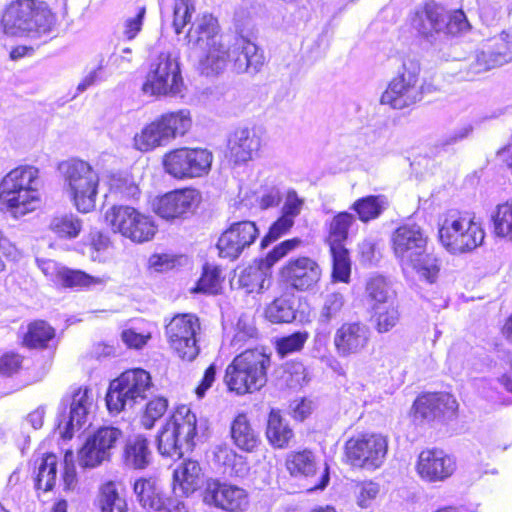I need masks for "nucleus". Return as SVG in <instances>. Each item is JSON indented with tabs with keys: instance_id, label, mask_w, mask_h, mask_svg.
<instances>
[{
	"instance_id": "obj_64",
	"label": "nucleus",
	"mask_w": 512,
	"mask_h": 512,
	"mask_svg": "<svg viewBox=\"0 0 512 512\" xmlns=\"http://www.w3.org/2000/svg\"><path fill=\"white\" fill-rule=\"evenodd\" d=\"M62 481L66 489H71L76 484V469L72 451H66L64 455V471L62 474Z\"/></svg>"
},
{
	"instance_id": "obj_34",
	"label": "nucleus",
	"mask_w": 512,
	"mask_h": 512,
	"mask_svg": "<svg viewBox=\"0 0 512 512\" xmlns=\"http://www.w3.org/2000/svg\"><path fill=\"white\" fill-rule=\"evenodd\" d=\"M168 130H164L161 123L156 120L147 125L134 137V147L142 152L150 151L157 146L164 145L170 139Z\"/></svg>"
},
{
	"instance_id": "obj_6",
	"label": "nucleus",
	"mask_w": 512,
	"mask_h": 512,
	"mask_svg": "<svg viewBox=\"0 0 512 512\" xmlns=\"http://www.w3.org/2000/svg\"><path fill=\"white\" fill-rule=\"evenodd\" d=\"M420 73V62L416 58H405L397 75L382 93L381 104L401 110L420 102L425 93V80Z\"/></svg>"
},
{
	"instance_id": "obj_52",
	"label": "nucleus",
	"mask_w": 512,
	"mask_h": 512,
	"mask_svg": "<svg viewBox=\"0 0 512 512\" xmlns=\"http://www.w3.org/2000/svg\"><path fill=\"white\" fill-rule=\"evenodd\" d=\"M60 281L67 287H90L103 283V279L96 278L80 270H72L64 267L60 271Z\"/></svg>"
},
{
	"instance_id": "obj_26",
	"label": "nucleus",
	"mask_w": 512,
	"mask_h": 512,
	"mask_svg": "<svg viewBox=\"0 0 512 512\" xmlns=\"http://www.w3.org/2000/svg\"><path fill=\"white\" fill-rule=\"evenodd\" d=\"M480 70H489L512 61V27L487 41L484 49L477 54Z\"/></svg>"
},
{
	"instance_id": "obj_36",
	"label": "nucleus",
	"mask_w": 512,
	"mask_h": 512,
	"mask_svg": "<svg viewBox=\"0 0 512 512\" xmlns=\"http://www.w3.org/2000/svg\"><path fill=\"white\" fill-rule=\"evenodd\" d=\"M194 12V0H172L169 7H162V16L172 17V27L177 35L190 23Z\"/></svg>"
},
{
	"instance_id": "obj_38",
	"label": "nucleus",
	"mask_w": 512,
	"mask_h": 512,
	"mask_svg": "<svg viewBox=\"0 0 512 512\" xmlns=\"http://www.w3.org/2000/svg\"><path fill=\"white\" fill-rule=\"evenodd\" d=\"M265 317L272 323L292 322L296 318L295 300L290 296L276 298L266 307Z\"/></svg>"
},
{
	"instance_id": "obj_18",
	"label": "nucleus",
	"mask_w": 512,
	"mask_h": 512,
	"mask_svg": "<svg viewBox=\"0 0 512 512\" xmlns=\"http://www.w3.org/2000/svg\"><path fill=\"white\" fill-rule=\"evenodd\" d=\"M258 237L259 229L255 222L249 220L233 222L218 238L219 256L234 261L246 255Z\"/></svg>"
},
{
	"instance_id": "obj_39",
	"label": "nucleus",
	"mask_w": 512,
	"mask_h": 512,
	"mask_svg": "<svg viewBox=\"0 0 512 512\" xmlns=\"http://www.w3.org/2000/svg\"><path fill=\"white\" fill-rule=\"evenodd\" d=\"M57 463V457L54 454H46L39 460L35 477L37 489L43 491L53 489L57 480Z\"/></svg>"
},
{
	"instance_id": "obj_23",
	"label": "nucleus",
	"mask_w": 512,
	"mask_h": 512,
	"mask_svg": "<svg viewBox=\"0 0 512 512\" xmlns=\"http://www.w3.org/2000/svg\"><path fill=\"white\" fill-rule=\"evenodd\" d=\"M229 61L233 70L238 73L254 75L264 65V55L258 46L245 37L235 39L233 45L228 49Z\"/></svg>"
},
{
	"instance_id": "obj_48",
	"label": "nucleus",
	"mask_w": 512,
	"mask_h": 512,
	"mask_svg": "<svg viewBox=\"0 0 512 512\" xmlns=\"http://www.w3.org/2000/svg\"><path fill=\"white\" fill-rule=\"evenodd\" d=\"M134 492L144 508L159 510L162 507L154 481L150 479L137 480L134 484Z\"/></svg>"
},
{
	"instance_id": "obj_12",
	"label": "nucleus",
	"mask_w": 512,
	"mask_h": 512,
	"mask_svg": "<svg viewBox=\"0 0 512 512\" xmlns=\"http://www.w3.org/2000/svg\"><path fill=\"white\" fill-rule=\"evenodd\" d=\"M105 222L114 232L137 243L150 241L157 230L151 217L130 206L111 207L105 213Z\"/></svg>"
},
{
	"instance_id": "obj_2",
	"label": "nucleus",
	"mask_w": 512,
	"mask_h": 512,
	"mask_svg": "<svg viewBox=\"0 0 512 512\" xmlns=\"http://www.w3.org/2000/svg\"><path fill=\"white\" fill-rule=\"evenodd\" d=\"M39 171L34 166H19L0 182V210L18 218L36 208Z\"/></svg>"
},
{
	"instance_id": "obj_51",
	"label": "nucleus",
	"mask_w": 512,
	"mask_h": 512,
	"mask_svg": "<svg viewBox=\"0 0 512 512\" xmlns=\"http://www.w3.org/2000/svg\"><path fill=\"white\" fill-rule=\"evenodd\" d=\"M238 283L248 293L260 292L264 288L265 272L258 266L246 267L239 274Z\"/></svg>"
},
{
	"instance_id": "obj_16",
	"label": "nucleus",
	"mask_w": 512,
	"mask_h": 512,
	"mask_svg": "<svg viewBox=\"0 0 512 512\" xmlns=\"http://www.w3.org/2000/svg\"><path fill=\"white\" fill-rule=\"evenodd\" d=\"M122 431L113 426L98 428L89 435L78 452V463L83 468H95L109 461L113 450L122 439Z\"/></svg>"
},
{
	"instance_id": "obj_11",
	"label": "nucleus",
	"mask_w": 512,
	"mask_h": 512,
	"mask_svg": "<svg viewBox=\"0 0 512 512\" xmlns=\"http://www.w3.org/2000/svg\"><path fill=\"white\" fill-rule=\"evenodd\" d=\"M183 85L178 58L170 53H160L150 64L142 90L152 96L177 95Z\"/></svg>"
},
{
	"instance_id": "obj_1",
	"label": "nucleus",
	"mask_w": 512,
	"mask_h": 512,
	"mask_svg": "<svg viewBox=\"0 0 512 512\" xmlns=\"http://www.w3.org/2000/svg\"><path fill=\"white\" fill-rule=\"evenodd\" d=\"M429 237L416 223L399 226L391 237L392 249L405 274L415 273L420 279L434 283L441 267L440 259L428 252Z\"/></svg>"
},
{
	"instance_id": "obj_3",
	"label": "nucleus",
	"mask_w": 512,
	"mask_h": 512,
	"mask_svg": "<svg viewBox=\"0 0 512 512\" xmlns=\"http://www.w3.org/2000/svg\"><path fill=\"white\" fill-rule=\"evenodd\" d=\"M409 21L411 27L429 41L440 34L456 36L471 29L463 10L449 12L435 1L416 6L409 14Z\"/></svg>"
},
{
	"instance_id": "obj_32",
	"label": "nucleus",
	"mask_w": 512,
	"mask_h": 512,
	"mask_svg": "<svg viewBox=\"0 0 512 512\" xmlns=\"http://www.w3.org/2000/svg\"><path fill=\"white\" fill-rule=\"evenodd\" d=\"M124 463L133 469H144L152 458L148 440L142 435H136L126 441L124 447Z\"/></svg>"
},
{
	"instance_id": "obj_27",
	"label": "nucleus",
	"mask_w": 512,
	"mask_h": 512,
	"mask_svg": "<svg viewBox=\"0 0 512 512\" xmlns=\"http://www.w3.org/2000/svg\"><path fill=\"white\" fill-rule=\"evenodd\" d=\"M204 484V473L195 460L183 461L173 472V493L188 497Z\"/></svg>"
},
{
	"instance_id": "obj_58",
	"label": "nucleus",
	"mask_w": 512,
	"mask_h": 512,
	"mask_svg": "<svg viewBox=\"0 0 512 512\" xmlns=\"http://www.w3.org/2000/svg\"><path fill=\"white\" fill-rule=\"evenodd\" d=\"M146 9L141 6L138 7L133 16L127 17L123 24V36L127 40H133L142 30L143 21L145 18Z\"/></svg>"
},
{
	"instance_id": "obj_28",
	"label": "nucleus",
	"mask_w": 512,
	"mask_h": 512,
	"mask_svg": "<svg viewBox=\"0 0 512 512\" xmlns=\"http://www.w3.org/2000/svg\"><path fill=\"white\" fill-rule=\"evenodd\" d=\"M415 413L423 419L434 420L446 413H454L458 407L457 401L449 393H427L419 396L413 405Z\"/></svg>"
},
{
	"instance_id": "obj_61",
	"label": "nucleus",
	"mask_w": 512,
	"mask_h": 512,
	"mask_svg": "<svg viewBox=\"0 0 512 512\" xmlns=\"http://www.w3.org/2000/svg\"><path fill=\"white\" fill-rule=\"evenodd\" d=\"M501 10L502 6L497 0H483L480 3V17L488 25L500 17Z\"/></svg>"
},
{
	"instance_id": "obj_56",
	"label": "nucleus",
	"mask_w": 512,
	"mask_h": 512,
	"mask_svg": "<svg viewBox=\"0 0 512 512\" xmlns=\"http://www.w3.org/2000/svg\"><path fill=\"white\" fill-rule=\"evenodd\" d=\"M106 61L103 55L99 56L97 66L93 68L77 86V91L79 93L84 92L89 87L94 86L100 82H103L107 79L105 74Z\"/></svg>"
},
{
	"instance_id": "obj_4",
	"label": "nucleus",
	"mask_w": 512,
	"mask_h": 512,
	"mask_svg": "<svg viewBox=\"0 0 512 512\" xmlns=\"http://www.w3.org/2000/svg\"><path fill=\"white\" fill-rule=\"evenodd\" d=\"M1 23L7 35L39 38L51 31L55 17L43 2L18 0L6 8Z\"/></svg>"
},
{
	"instance_id": "obj_46",
	"label": "nucleus",
	"mask_w": 512,
	"mask_h": 512,
	"mask_svg": "<svg viewBox=\"0 0 512 512\" xmlns=\"http://www.w3.org/2000/svg\"><path fill=\"white\" fill-rule=\"evenodd\" d=\"M492 220L495 235L512 241V201L498 205Z\"/></svg>"
},
{
	"instance_id": "obj_63",
	"label": "nucleus",
	"mask_w": 512,
	"mask_h": 512,
	"mask_svg": "<svg viewBox=\"0 0 512 512\" xmlns=\"http://www.w3.org/2000/svg\"><path fill=\"white\" fill-rule=\"evenodd\" d=\"M236 334L234 337L235 342L244 341L247 338H255L257 336V329L253 321L246 316H241L236 325Z\"/></svg>"
},
{
	"instance_id": "obj_5",
	"label": "nucleus",
	"mask_w": 512,
	"mask_h": 512,
	"mask_svg": "<svg viewBox=\"0 0 512 512\" xmlns=\"http://www.w3.org/2000/svg\"><path fill=\"white\" fill-rule=\"evenodd\" d=\"M270 357L261 349H247L227 366L224 381L238 395L260 390L267 382Z\"/></svg>"
},
{
	"instance_id": "obj_29",
	"label": "nucleus",
	"mask_w": 512,
	"mask_h": 512,
	"mask_svg": "<svg viewBox=\"0 0 512 512\" xmlns=\"http://www.w3.org/2000/svg\"><path fill=\"white\" fill-rule=\"evenodd\" d=\"M218 29L217 19L211 14L205 13L195 19L185 38L194 49L204 47L206 44L219 40Z\"/></svg>"
},
{
	"instance_id": "obj_40",
	"label": "nucleus",
	"mask_w": 512,
	"mask_h": 512,
	"mask_svg": "<svg viewBox=\"0 0 512 512\" xmlns=\"http://www.w3.org/2000/svg\"><path fill=\"white\" fill-rule=\"evenodd\" d=\"M366 293L371 306H384L395 302L394 292L382 276L371 277L366 284Z\"/></svg>"
},
{
	"instance_id": "obj_49",
	"label": "nucleus",
	"mask_w": 512,
	"mask_h": 512,
	"mask_svg": "<svg viewBox=\"0 0 512 512\" xmlns=\"http://www.w3.org/2000/svg\"><path fill=\"white\" fill-rule=\"evenodd\" d=\"M100 507L102 512H128L125 498L120 496L112 482L104 484L101 488Z\"/></svg>"
},
{
	"instance_id": "obj_59",
	"label": "nucleus",
	"mask_w": 512,
	"mask_h": 512,
	"mask_svg": "<svg viewBox=\"0 0 512 512\" xmlns=\"http://www.w3.org/2000/svg\"><path fill=\"white\" fill-rule=\"evenodd\" d=\"M301 243V240L298 238H293L289 240H285L274 249L268 253L266 256L265 262L267 266H272L275 264L278 260H280L282 257H284L289 251L295 249L299 244Z\"/></svg>"
},
{
	"instance_id": "obj_44",
	"label": "nucleus",
	"mask_w": 512,
	"mask_h": 512,
	"mask_svg": "<svg viewBox=\"0 0 512 512\" xmlns=\"http://www.w3.org/2000/svg\"><path fill=\"white\" fill-rule=\"evenodd\" d=\"M354 222V215L348 212H340L334 216L329 223V246H344L343 242L347 239L348 230Z\"/></svg>"
},
{
	"instance_id": "obj_37",
	"label": "nucleus",
	"mask_w": 512,
	"mask_h": 512,
	"mask_svg": "<svg viewBox=\"0 0 512 512\" xmlns=\"http://www.w3.org/2000/svg\"><path fill=\"white\" fill-rule=\"evenodd\" d=\"M399 319L400 313L395 302L384 306H371V322L380 334L391 331L398 324Z\"/></svg>"
},
{
	"instance_id": "obj_30",
	"label": "nucleus",
	"mask_w": 512,
	"mask_h": 512,
	"mask_svg": "<svg viewBox=\"0 0 512 512\" xmlns=\"http://www.w3.org/2000/svg\"><path fill=\"white\" fill-rule=\"evenodd\" d=\"M233 443L245 452H253L260 444L259 433L252 427L245 414H239L231 423Z\"/></svg>"
},
{
	"instance_id": "obj_55",
	"label": "nucleus",
	"mask_w": 512,
	"mask_h": 512,
	"mask_svg": "<svg viewBox=\"0 0 512 512\" xmlns=\"http://www.w3.org/2000/svg\"><path fill=\"white\" fill-rule=\"evenodd\" d=\"M220 287V270L217 267L211 268L209 266H205L203 274L197 282V286L194 291L207 294H217Z\"/></svg>"
},
{
	"instance_id": "obj_14",
	"label": "nucleus",
	"mask_w": 512,
	"mask_h": 512,
	"mask_svg": "<svg viewBox=\"0 0 512 512\" xmlns=\"http://www.w3.org/2000/svg\"><path fill=\"white\" fill-rule=\"evenodd\" d=\"M199 319L193 314L175 316L166 326V335L174 352L182 360L191 362L199 354L197 333Z\"/></svg>"
},
{
	"instance_id": "obj_24",
	"label": "nucleus",
	"mask_w": 512,
	"mask_h": 512,
	"mask_svg": "<svg viewBox=\"0 0 512 512\" xmlns=\"http://www.w3.org/2000/svg\"><path fill=\"white\" fill-rule=\"evenodd\" d=\"M368 327L361 322L343 323L335 332L333 343L340 357L356 355L363 351L369 342Z\"/></svg>"
},
{
	"instance_id": "obj_8",
	"label": "nucleus",
	"mask_w": 512,
	"mask_h": 512,
	"mask_svg": "<svg viewBox=\"0 0 512 512\" xmlns=\"http://www.w3.org/2000/svg\"><path fill=\"white\" fill-rule=\"evenodd\" d=\"M196 429V415L185 405L178 407L157 436L158 452L164 457H182L194 447Z\"/></svg>"
},
{
	"instance_id": "obj_19",
	"label": "nucleus",
	"mask_w": 512,
	"mask_h": 512,
	"mask_svg": "<svg viewBox=\"0 0 512 512\" xmlns=\"http://www.w3.org/2000/svg\"><path fill=\"white\" fill-rule=\"evenodd\" d=\"M261 146L262 138L255 127H237L228 135V156L235 165H243L253 160Z\"/></svg>"
},
{
	"instance_id": "obj_45",
	"label": "nucleus",
	"mask_w": 512,
	"mask_h": 512,
	"mask_svg": "<svg viewBox=\"0 0 512 512\" xmlns=\"http://www.w3.org/2000/svg\"><path fill=\"white\" fill-rule=\"evenodd\" d=\"M286 465L289 472L295 476L309 477L316 471L315 457L308 450L291 453L287 458Z\"/></svg>"
},
{
	"instance_id": "obj_62",
	"label": "nucleus",
	"mask_w": 512,
	"mask_h": 512,
	"mask_svg": "<svg viewBox=\"0 0 512 512\" xmlns=\"http://www.w3.org/2000/svg\"><path fill=\"white\" fill-rule=\"evenodd\" d=\"M113 189L123 198L134 199L140 194L138 186L128 177L115 180Z\"/></svg>"
},
{
	"instance_id": "obj_21",
	"label": "nucleus",
	"mask_w": 512,
	"mask_h": 512,
	"mask_svg": "<svg viewBox=\"0 0 512 512\" xmlns=\"http://www.w3.org/2000/svg\"><path fill=\"white\" fill-rule=\"evenodd\" d=\"M203 500L206 504L231 512L242 510L247 505V495L243 489L214 479L207 480Z\"/></svg>"
},
{
	"instance_id": "obj_9",
	"label": "nucleus",
	"mask_w": 512,
	"mask_h": 512,
	"mask_svg": "<svg viewBox=\"0 0 512 512\" xmlns=\"http://www.w3.org/2000/svg\"><path fill=\"white\" fill-rule=\"evenodd\" d=\"M153 387L150 374L141 369H131L123 372L117 379L111 381L106 394V405L110 413L118 414L126 408L147 398Z\"/></svg>"
},
{
	"instance_id": "obj_41",
	"label": "nucleus",
	"mask_w": 512,
	"mask_h": 512,
	"mask_svg": "<svg viewBox=\"0 0 512 512\" xmlns=\"http://www.w3.org/2000/svg\"><path fill=\"white\" fill-rule=\"evenodd\" d=\"M345 302V297L340 292H329L323 295L318 312V322L321 325H328L336 320L340 316Z\"/></svg>"
},
{
	"instance_id": "obj_47",
	"label": "nucleus",
	"mask_w": 512,
	"mask_h": 512,
	"mask_svg": "<svg viewBox=\"0 0 512 512\" xmlns=\"http://www.w3.org/2000/svg\"><path fill=\"white\" fill-rule=\"evenodd\" d=\"M54 336L55 331L50 325L45 321H36L30 324L24 343L30 348H44Z\"/></svg>"
},
{
	"instance_id": "obj_20",
	"label": "nucleus",
	"mask_w": 512,
	"mask_h": 512,
	"mask_svg": "<svg viewBox=\"0 0 512 512\" xmlns=\"http://www.w3.org/2000/svg\"><path fill=\"white\" fill-rule=\"evenodd\" d=\"M199 201L200 194L195 189L175 190L157 198L153 209L161 218L171 220L192 213Z\"/></svg>"
},
{
	"instance_id": "obj_33",
	"label": "nucleus",
	"mask_w": 512,
	"mask_h": 512,
	"mask_svg": "<svg viewBox=\"0 0 512 512\" xmlns=\"http://www.w3.org/2000/svg\"><path fill=\"white\" fill-rule=\"evenodd\" d=\"M266 436L270 444L275 448H285L294 437L293 430L288 422L277 410H271L266 428Z\"/></svg>"
},
{
	"instance_id": "obj_25",
	"label": "nucleus",
	"mask_w": 512,
	"mask_h": 512,
	"mask_svg": "<svg viewBox=\"0 0 512 512\" xmlns=\"http://www.w3.org/2000/svg\"><path fill=\"white\" fill-rule=\"evenodd\" d=\"M283 280L297 290H308L321 277L319 265L308 257L290 260L281 270Z\"/></svg>"
},
{
	"instance_id": "obj_31",
	"label": "nucleus",
	"mask_w": 512,
	"mask_h": 512,
	"mask_svg": "<svg viewBox=\"0 0 512 512\" xmlns=\"http://www.w3.org/2000/svg\"><path fill=\"white\" fill-rule=\"evenodd\" d=\"M201 51L199 65L203 74L210 75L221 72L229 61L228 50L219 40L213 41L204 47L198 48Z\"/></svg>"
},
{
	"instance_id": "obj_15",
	"label": "nucleus",
	"mask_w": 512,
	"mask_h": 512,
	"mask_svg": "<svg viewBox=\"0 0 512 512\" xmlns=\"http://www.w3.org/2000/svg\"><path fill=\"white\" fill-rule=\"evenodd\" d=\"M387 447V440L381 435H360L346 442L345 455L352 466L374 470L383 464Z\"/></svg>"
},
{
	"instance_id": "obj_53",
	"label": "nucleus",
	"mask_w": 512,
	"mask_h": 512,
	"mask_svg": "<svg viewBox=\"0 0 512 512\" xmlns=\"http://www.w3.org/2000/svg\"><path fill=\"white\" fill-rule=\"evenodd\" d=\"M309 338L307 331H297L291 335L281 337L276 341L277 352L281 356L299 352L303 349Z\"/></svg>"
},
{
	"instance_id": "obj_35",
	"label": "nucleus",
	"mask_w": 512,
	"mask_h": 512,
	"mask_svg": "<svg viewBox=\"0 0 512 512\" xmlns=\"http://www.w3.org/2000/svg\"><path fill=\"white\" fill-rule=\"evenodd\" d=\"M389 206L385 195H369L356 200L352 209L357 213L362 222H368L378 218Z\"/></svg>"
},
{
	"instance_id": "obj_17",
	"label": "nucleus",
	"mask_w": 512,
	"mask_h": 512,
	"mask_svg": "<svg viewBox=\"0 0 512 512\" xmlns=\"http://www.w3.org/2000/svg\"><path fill=\"white\" fill-rule=\"evenodd\" d=\"M61 406L64 412L59 416L58 429L61 437L68 440L88 422L94 406L92 390L87 387L77 388L71 397L62 400Z\"/></svg>"
},
{
	"instance_id": "obj_42",
	"label": "nucleus",
	"mask_w": 512,
	"mask_h": 512,
	"mask_svg": "<svg viewBox=\"0 0 512 512\" xmlns=\"http://www.w3.org/2000/svg\"><path fill=\"white\" fill-rule=\"evenodd\" d=\"M50 230L60 238H76L81 229V220L72 213H65L54 216L49 224Z\"/></svg>"
},
{
	"instance_id": "obj_54",
	"label": "nucleus",
	"mask_w": 512,
	"mask_h": 512,
	"mask_svg": "<svg viewBox=\"0 0 512 512\" xmlns=\"http://www.w3.org/2000/svg\"><path fill=\"white\" fill-rule=\"evenodd\" d=\"M168 408V401L164 397H155L146 404L145 412L142 416V425L146 429H151L155 422L160 419Z\"/></svg>"
},
{
	"instance_id": "obj_57",
	"label": "nucleus",
	"mask_w": 512,
	"mask_h": 512,
	"mask_svg": "<svg viewBox=\"0 0 512 512\" xmlns=\"http://www.w3.org/2000/svg\"><path fill=\"white\" fill-rule=\"evenodd\" d=\"M294 225V220L285 216L279 217L269 228L268 233L261 240V247L265 248L273 241L285 235Z\"/></svg>"
},
{
	"instance_id": "obj_43",
	"label": "nucleus",
	"mask_w": 512,
	"mask_h": 512,
	"mask_svg": "<svg viewBox=\"0 0 512 512\" xmlns=\"http://www.w3.org/2000/svg\"><path fill=\"white\" fill-rule=\"evenodd\" d=\"M164 130H168L169 139L184 135L191 127V117L188 110H179L164 114L158 119Z\"/></svg>"
},
{
	"instance_id": "obj_10",
	"label": "nucleus",
	"mask_w": 512,
	"mask_h": 512,
	"mask_svg": "<svg viewBox=\"0 0 512 512\" xmlns=\"http://www.w3.org/2000/svg\"><path fill=\"white\" fill-rule=\"evenodd\" d=\"M67 191L79 212L94 209L98 193L99 176L85 161L71 160L60 165Z\"/></svg>"
},
{
	"instance_id": "obj_60",
	"label": "nucleus",
	"mask_w": 512,
	"mask_h": 512,
	"mask_svg": "<svg viewBox=\"0 0 512 512\" xmlns=\"http://www.w3.org/2000/svg\"><path fill=\"white\" fill-rule=\"evenodd\" d=\"M303 207V200L300 199L295 191H290L287 194L286 201L282 207V216L295 220L301 213Z\"/></svg>"
},
{
	"instance_id": "obj_7",
	"label": "nucleus",
	"mask_w": 512,
	"mask_h": 512,
	"mask_svg": "<svg viewBox=\"0 0 512 512\" xmlns=\"http://www.w3.org/2000/svg\"><path fill=\"white\" fill-rule=\"evenodd\" d=\"M484 238L481 225L466 213L449 211L440 224V242L451 254L471 252L483 243Z\"/></svg>"
},
{
	"instance_id": "obj_22",
	"label": "nucleus",
	"mask_w": 512,
	"mask_h": 512,
	"mask_svg": "<svg viewBox=\"0 0 512 512\" xmlns=\"http://www.w3.org/2000/svg\"><path fill=\"white\" fill-rule=\"evenodd\" d=\"M416 469L422 479L444 481L454 473L456 463L442 450L426 449L419 454Z\"/></svg>"
},
{
	"instance_id": "obj_50",
	"label": "nucleus",
	"mask_w": 512,
	"mask_h": 512,
	"mask_svg": "<svg viewBox=\"0 0 512 512\" xmlns=\"http://www.w3.org/2000/svg\"><path fill=\"white\" fill-rule=\"evenodd\" d=\"M330 251L333 260V279L335 281L348 283L351 273V263L348 250L344 246H335L330 247Z\"/></svg>"
},
{
	"instance_id": "obj_13",
	"label": "nucleus",
	"mask_w": 512,
	"mask_h": 512,
	"mask_svg": "<svg viewBox=\"0 0 512 512\" xmlns=\"http://www.w3.org/2000/svg\"><path fill=\"white\" fill-rule=\"evenodd\" d=\"M212 162V152L204 148H179L166 153L163 158L165 171L176 179L207 175Z\"/></svg>"
}]
</instances>
